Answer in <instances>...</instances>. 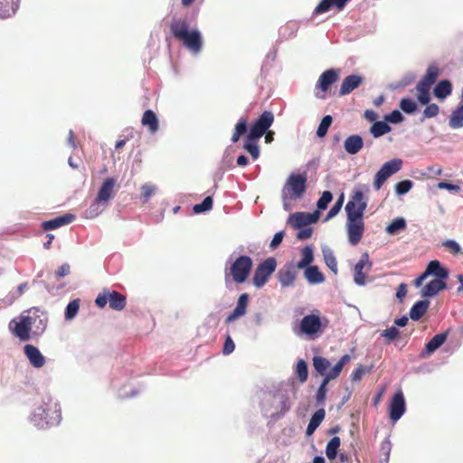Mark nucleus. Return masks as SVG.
I'll use <instances>...</instances> for the list:
<instances>
[{
	"mask_svg": "<svg viewBox=\"0 0 463 463\" xmlns=\"http://www.w3.org/2000/svg\"><path fill=\"white\" fill-rule=\"evenodd\" d=\"M417 90L419 91L418 100L420 104L426 105L430 103V89L422 88L416 86Z\"/></svg>",
	"mask_w": 463,
	"mask_h": 463,
	"instance_id": "0e129e2a",
	"label": "nucleus"
},
{
	"mask_svg": "<svg viewBox=\"0 0 463 463\" xmlns=\"http://www.w3.org/2000/svg\"><path fill=\"white\" fill-rule=\"evenodd\" d=\"M349 1L350 0H321L314 9L313 14L317 15L326 13L333 7H335L337 10L341 11L345 7Z\"/></svg>",
	"mask_w": 463,
	"mask_h": 463,
	"instance_id": "412c9836",
	"label": "nucleus"
},
{
	"mask_svg": "<svg viewBox=\"0 0 463 463\" xmlns=\"http://www.w3.org/2000/svg\"><path fill=\"white\" fill-rule=\"evenodd\" d=\"M248 130V121L246 118H241L235 125L234 132L232 137V142L237 143L240 137Z\"/></svg>",
	"mask_w": 463,
	"mask_h": 463,
	"instance_id": "37998d69",
	"label": "nucleus"
},
{
	"mask_svg": "<svg viewBox=\"0 0 463 463\" xmlns=\"http://www.w3.org/2000/svg\"><path fill=\"white\" fill-rule=\"evenodd\" d=\"M29 420L39 430L57 426L61 420V406L47 394L43 397L42 404L34 409Z\"/></svg>",
	"mask_w": 463,
	"mask_h": 463,
	"instance_id": "f03ea898",
	"label": "nucleus"
},
{
	"mask_svg": "<svg viewBox=\"0 0 463 463\" xmlns=\"http://www.w3.org/2000/svg\"><path fill=\"white\" fill-rule=\"evenodd\" d=\"M80 300L76 298L68 303L64 312V317L67 321L72 320L77 316L80 309Z\"/></svg>",
	"mask_w": 463,
	"mask_h": 463,
	"instance_id": "c03bdc74",
	"label": "nucleus"
},
{
	"mask_svg": "<svg viewBox=\"0 0 463 463\" xmlns=\"http://www.w3.org/2000/svg\"><path fill=\"white\" fill-rule=\"evenodd\" d=\"M30 319L26 311L22 313L20 317L13 318L8 325L11 333L21 341H29L32 337V327Z\"/></svg>",
	"mask_w": 463,
	"mask_h": 463,
	"instance_id": "6e6552de",
	"label": "nucleus"
},
{
	"mask_svg": "<svg viewBox=\"0 0 463 463\" xmlns=\"http://www.w3.org/2000/svg\"><path fill=\"white\" fill-rule=\"evenodd\" d=\"M402 164L400 158H393L384 163L374 175L373 188L380 190L390 176L402 169Z\"/></svg>",
	"mask_w": 463,
	"mask_h": 463,
	"instance_id": "9d476101",
	"label": "nucleus"
},
{
	"mask_svg": "<svg viewBox=\"0 0 463 463\" xmlns=\"http://www.w3.org/2000/svg\"><path fill=\"white\" fill-rule=\"evenodd\" d=\"M341 445L339 437H333L326 444V455L328 459L334 460L337 457V450Z\"/></svg>",
	"mask_w": 463,
	"mask_h": 463,
	"instance_id": "79ce46f5",
	"label": "nucleus"
},
{
	"mask_svg": "<svg viewBox=\"0 0 463 463\" xmlns=\"http://www.w3.org/2000/svg\"><path fill=\"white\" fill-rule=\"evenodd\" d=\"M307 174L303 171L298 174H290L283 185L281 194L291 200L300 199L307 191Z\"/></svg>",
	"mask_w": 463,
	"mask_h": 463,
	"instance_id": "423d86ee",
	"label": "nucleus"
},
{
	"mask_svg": "<svg viewBox=\"0 0 463 463\" xmlns=\"http://www.w3.org/2000/svg\"><path fill=\"white\" fill-rule=\"evenodd\" d=\"M430 304V302L428 299H421L415 302L410 309V318L413 321H419L427 312Z\"/></svg>",
	"mask_w": 463,
	"mask_h": 463,
	"instance_id": "bb28decb",
	"label": "nucleus"
},
{
	"mask_svg": "<svg viewBox=\"0 0 463 463\" xmlns=\"http://www.w3.org/2000/svg\"><path fill=\"white\" fill-rule=\"evenodd\" d=\"M392 128L386 122V120L383 121H375L370 128V133L375 138H378L389 132H391Z\"/></svg>",
	"mask_w": 463,
	"mask_h": 463,
	"instance_id": "a19ab883",
	"label": "nucleus"
},
{
	"mask_svg": "<svg viewBox=\"0 0 463 463\" xmlns=\"http://www.w3.org/2000/svg\"><path fill=\"white\" fill-rule=\"evenodd\" d=\"M384 119L388 124H399L404 120V117L400 110L394 109L389 114L385 115Z\"/></svg>",
	"mask_w": 463,
	"mask_h": 463,
	"instance_id": "680f3d73",
	"label": "nucleus"
},
{
	"mask_svg": "<svg viewBox=\"0 0 463 463\" xmlns=\"http://www.w3.org/2000/svg\"><path fill=\"white\" fill-rule=\"evenodd\" d=\"M452 93V84L449 80H441L439 81L434 90L433 94L439 99H444Z\"/></svg>",
	"mask_w": 463,
	"mask_h": 463,
	"instance_id": "473e14b6",
	"label": "nucleus"
},
{
	"mask_svg": "<svg viewBox=\"0 0 463 463\" xmlns=\"http://www.w3.org/2000/svg\"><path fill=\"white\" fill-rule=\"evenodd\" d=\"M373 267V263L370 260L369 254L367 252H364L358 262L354 266V271H363L364 268H366V270H370Z\"/></svg>",
	"mask_w": 463,
	"mask_h": 463,
	"instance_id": "864d4df0",
	"label": "nucleus"
},
{
	"mask_svg": "<svg viewBox=\"0 0 463 463\" xmlns=\"http://www.w3.org/2000/svg\"><path fill=\"white\" fill-rule=\"evenodd\" d=\"M243 148L251 156L253 160H256L260 156V146L258 142H244Z\"/></svg>",
	"mask_w": 463,
	"mask_h": 463,
	"instance_id": "4d7b16f0",
	"label": "nucleus"
},
{
	"mask_svg": "<svg viewBox=\"0 0 463 463\" xmlns=\"http://www.w3.org/2000/svg\"><path fill=\"white\" fill-rule=\"evenodd\" d=\"M265 134L266 132L255 127L254 125H251L248 131L245 140L250 142H258V140L260 137H262Z\"/></svg>",
	"mask_w": 463,
	"mask_h": 463,
	"instance_id": "6e6d98bb",
	"label": "nucleus"
},
{
	"mask_svg": "<svg viewBox=\"0 0 463 463\" xmlns=\"http://www.w3.org/2000/svg\"><path fill=\"white\" fill-rule=\"evenodd\" d=\"M439 112V108L437 104L431 103L429 104L425 109L423 110L422 117L420 118V122H423L426 118H430L436 117Z\"/></svg>",
	"mask_w": 463,
	"mask_h": 463,
	"instance_id": "bf43d9fd",
	"label": "nucleus"
},
{
	"mask_svg": "<svg viewBox=\"0 0 463 463\" xmlns=\"http://www.w3.org/2000/svg\"><path fill=\"white\" fill-rule=\"evenodd\" d=\"M364 78L360 75L351 74L345 77L339 90V96H345L350 94L354 90L358 88L363 82Z\"/></svg>",
	"mask_w": 463,
	"mask_h": 463,
	"instance_id": "aec40b11",
	"label": "nucleus"
},
{
	"mask_svg": "<svg viewBox=\"0 0 463 463\" xmlns=\"http://www.w3.org/2000/svg\"><path fill=\"white\" fill-rule=\"evenodd\" d=\"M20 0H0V19L9 18L19 8Z\"/></svg>",
	"mask_w": 463,
	"mask_h": 463,
	"instance_id": "cd10ccee",
	"label": "nucleus"
},
{
	"mask_svg": "<svg viewBox=\"0 0 463 463\" xmlns=\"http://www.w3.org/2000/svg\"><path fill=\"white\" fill-rule=\"evenodd\" d=\"M371 371L372 366L367 367L364 365H359L353 371V373L350 375V379L352 382H358L365 373H369Z\"/></svg>",
	"mask_w": 463,
	"mask_h": 463,
	"instance_id": "13d9d810",
	"label": "nucleus"
},
{
	"mask_svg": "<svg viewBox=\"0 0 463 463\" xmlns=\"http://www.w3.org/2000/svg\"><path fill=\"white\" fill-rule=\"evenodd\" d=\"M143 203H147L150 197L156 193V187L150 184H145L141 186Z\"/></svg>",
	"mask_w": 463,
	"mask_h": 463,
	"instance_id": "e2e57ef3",
	"label": "nucleus"
},
{
	"mask_svg": "<svg viewBox=\"0 0 463 463\" xmlns=\"http://www.w3.org/2000/svg\"><path fill=\"white\" fill-rule=\"evenodd\" d=\"M330 381L326 380V378H323L317 391L316 393V401L317 405H323L326 397L327 392V384Z\"/></svg>",
	"mask_w": 463,
	"mask_h": 463,
	"instance_id": "603ef678",
	"label": "nucleus"
},
{
	"mask_svg": "<svg viewBox=\"0 0 463 463\" xmlns=\"http://www.w3.org/2000/svg\"><path fill=\"white\" fill-rule=\"evenodd\" d=\"M109 307L111 309L120 311V310L124 309V307H126V303H127L126 298L119 292L115 291V290H113V291L109 290Z\"/></svg>",
	"mask_w": 463,
	"mask_h": 463,
	"instance_id": "58836bf2",
	"label": "nucleus"
},
{
	"mask_svg": "<svg viewBox=\"0 0 463 463\" xmlns=\"http://www.w3.org/2000/svg\"><path fill=\"white\" fill-rule=\"evenodd\" d=\"M314 261V249L312 245H307L301 250V259L295 265L298 269H301L310 266Z\"/></svg>",
	"mask_w": 463,
	"mask_h": 463,
	"instance_id": "f704fd0d",
	"label": "nucleus"
},
{
	"mask_svg": "<svg viewBox=\"0 0 463 463\" xmlns=\"http://www.w3.org/2000/svg\"><path fill=\"white\" fill-rule=\"evenodd\" d=\"M368 198L363 190L354 189L345 207L346 213V232L351 245H357L364 232V214Z\"/></svg>",
	"mask_w": 463,
	"mask_h": 463,
	"instance_id": "f257e3e1",
	"label": "nucleus"
},
{
	"mask_svg": "<svg viewBox=\"0 0 463 463\" xmlns=\"http://www.w3.org/2000/svg\"><path fill=\"white\" fill-rule=\"evenodd\" d=\"M407 226L406 220L403 217L393 219L385 228V232L389 235H396L405 230Z\"/></svg>",
	"mask_w": 463,
	"mask_h": 463,
	"instance_id": "ea45409f",
	"label": "nucleus"
},
{
	"mask_svg": "<svg viewBox=\"0 0 463 463\" xmlns=\"http://www.w3.org/2000/svg\"><path fill=\"white\" fill-rule=\"evenodd\" d=\"M141 122L142 125L148 127L149 132L151 134L156 133L159 128V121L157 116L151 109H147L144 112Z\"/></svg>",
	"mask_w": 463,
	"mask_h": 463,
	"instance_id": "2f4dec72",
	"label": "nucleus"
},
{
	"mask_svg": "<svg viewBox=\"0 0 463 463\" xmlns=\"http://www.w3.org/2000/svg\"><path fill=\"white\" fill-rule=\"evenodd\" d=\"M400 108L406 114H413L417 110V104L410 98H403L400 100Z\"/></svg>",
	"mask_w": 463,
	"mask_h": 463,
	"instance_id": "5fc2aeb1",
	"label": "nucleus"
},
{
	"mask_svg": "<svg viewBox=\"0 0 463 463\" xmlns=\"http://www.w3.org/2000/svg\"><path fill=\"white\" fill-rule=\"evenodd\" d=\"M351 357L349 354H344L338 362L328 371L326 374V380L332 381L339 376L344 366L350 361Z\"/></svg>",
	"mask_w": 463,
	"mask_h": 463,
	"instance_id": "4c0bfd02",
	"label": "nucleus"
},
{
	"mask_svg": "<svg viewBox=\"0 0 463 463\" xmlns=\"http://www.w3.org/2000/svg\"><path fill=\"white\" fill-rule=\"evenodd\" d=\"M339 78V71L336 69H328L325 71L318 78L316 83V89L326 92Z\"/></svg>",
	"mask_w": 463,
	"mask_h": 463,
	"instance_id": "2eb2a0df",
	"label": "nucleus"
},
{
	"mask_svg": "<svg viewBox=\"0 0 463 463\" xmlns=\"http://www.w3.org/2000/svg\"><path fill=\"white\" fill-rule=\"evenodd\" d=\"M429 276H434L438 280L445 281L449 275V269L437 260H430L426 269Z\"/></svg>",
	"mask_w": 463,
	"mask_h": 463,
	"instance_id": "a211bd4d",
	"label": "nucleus"
},
{
	"mask_svg": "<svg viewBox=\"0 0 463 463\" xmlns=\"http://www.w3.org/2000/svg\"><path fill=\"white\" fill-rule=\"evenodd\" d=\"M319 219V213H303L298 212L289 215L288 223L296 229L316 223Z\"/></svg>",
	"mask_w": 463,
	"mask_h": 463,
	"instance_id": "ddd939ff",
	"label": "nucleus"
},
{
	"mask_svg": "<svg viewBox=\"0 0 463 463\" xmlns=\"http://www.w3.org/2000/svg\"><path fill=\"white\" fill-rule=\"evenodd\" d=\"M325 416L326 411L323 408H320L313 413L308 424L312 425L313 427L318 428L322 421L324 420Z\"/></svg>",
	"mask_w": 463,
	"mask_h": 463,
	"instance_id": "052dcab7",
	"label": "nucleus"
},
{
	"mask_svg": "<svg viewBox=\"0 0 463 463\" xmlns=\"http://www.w3.org/2000/svg\"><path fill=\"white\" fill-rule=\"evenodd\" d=\"M74 219H75V215H73L71 213L63 214V215L58 216L54 219L43 222L42 223V228L44 231L55 230L63 225L71 223L72 221H74Z\"/></svg>",
	"mask_w": 463,
	"mask_h": 463,
	"instance_id": "4be33fe9",
	"label": "nucleus"
},
{
	"mask_svg": "<svg viewBox=\"0 0 463 463\" xmlns=\"http://www.w3.org/2000/svg\"><path fill=\"white\" fill-rule=\"evenodd\" d=\"M448 333H440L435 335L425 345L424 351L421 353L422 356L430 355L438 350L447 340Z\"/></svg>",
	"mask_w": 463,
	"mask_h": 463,
	"instance_id": "393cba45",
	"label": "nucleus"
},
{
	"mask_svg": "<svg viewBox=\"0 0 463 463\" xmlns=\"http://www.w3.org/2000/svg\"><path fill=\"white\" fill-rule=\"evenodd\" d=\"M273 121V113L271 111L265 110L259 116V118L252 123V125L263 130L264 132H267L271 127Z\"/></svg>",
	"mask_w": 463,
	"mask_h": 463,
	"instance_id": "72a5a7b5",
	"label": "nucleus"
},
{
	"mask_svg": "<svg viewBox=\"0 0 463 463\" xmlns=\"http://www.w3.org/2000/svg\"><path fill=\"white\" fill-rule=\"evenodd\" d=\"M449 125L453 129L463 128V103L459 102L457 108L451 112Z\"/></svg>",
	"mask_w": 463,
	"mask_h": 463,
	"instance_id": "c9c22d12",
	"label": "nucleus"
},
{
	"mask_svg": "<svg viewBox=\"0 0 463 463\" xmlns=\"http://www.w3.org/2000/svg\"><path fill=\"white\" fill-rule=\"evenodd\" d=\"M253 266V260L250 256L238 257L230 267V275L233 281L241 284L248 279Z\"/></svg>",
	"mask_w": 463,
	"mask_h": 463,
	"instance_id": "0eeeda50",
	"label": "nucleus"
},
{
	"mask_svg": "<svg viewBox=\"0 0 463 463\" xmlns=\"http://www.w3.org/2000/svg\"><path fill=\"white\" fill-rule=\"evenodd\" d=\"M413 182L410 179H405L396 183L394 190L397 195H404L410 192L413 187Z\"/></svg>",
	"mask_w": 463,
	"mask_h": 463,
	"instance_id": "8fccbe9b",
	"label": "nucleus"
},
{
	"mask_svg": "<svg viewBox=\"0 0 463 463\" xmlns=\"http://www.w3.org/2000/svg\"><path fill=\"white\" fill-rule=\"evenodd\" d=\"M107 207L108 204L103 203V201H98V197L96 196L89 208L83 212L82 216L86 219H94L98 217Z\"/></svg>",
	"mask_w": 463,
	"mask_h": 463,
	"instance_id": "c85d7f7f",
	"label": "nucleus"
},
{
	"mask_svg": "<svg viewBox=\"0 0 463 463\" xmlns=\"http://www.w3.org/2000/svg\"><path fill=\"white\" fill-rule=\"evenodd\" d=\"M291 395H294L293 389L279 390L274 392L264 393L261 399V410L265 416L273 420L282 418L291 408Z\"/></svg>",
	"mask_w": 463,
	"mask_h": 463,
	"instance_id": "7ed1b4c3",
	"label": "nucleus"
},
{
	"mask_svg": "<svg viewBox=\"0 0 463 463\" xmlns=\"http://www.w3.org/2000/svg\"><path fill=\"white\" fill-rule=\"evenodd\" d=\"M447 287L446 281L432 279L422 288L420 290V296L422 298H432L439 291L446 289Z\"/></svg>",
	"mask_w": 463,
	"mask_h": 463,
	"instance_id": "5701e85b",
	"label": "nucleus"
},
{
	"mask_svg": "<svg viewBox=\"0 0 463 463\" xmlns=\"http://www.w3.org/2000/svg\"><path fill=\"white\" fill-rule=\"evenodd\" d=\"M437 187L439 189L448 190L450 193H458L460 191V187L458 184L449 183L447 181H440L437 184Z\"/></svg>",
	"mask_w": 463,
	"mask_h": 463,
	"instance_id": "774afa93",
	"label": "nucleus"
},
{
	"mask_svg": "<svg viewBox=\"0 0 463 463\" xmlns=\"http://www.w3.org/2000/svg\"><path fill=\"white\" fill-rule=\"evenodd\" d=\"M312 364L317 373L325 378L331 365L329 360L320 355H315L312 358Z\"/></svg>",
	"mask_w": 463,
	"mask_h": 463,
	"instance_id": "e433bc0d",
	"label": "nucleus"
},
{
	"mask_svg": "<svg viewBox=\"0 0 463 463\" xmlns=\"http://www.w3.org/2000/svg\"><path fill=\"white\" fill-rule=\"evenodd\" d=\"M345 195L342 193L336 202L334 203V205L331 207L329 212L327 213L326 216L325 217L324 222H327L336 216L339 212L341 211L343 204H344Z\"/></svg>",
	"mask_w": 463,
	"mask_h": 463,
	"instance_id": "de8ad7c7",
	"label": "nucleus"
},
{
	"mask_svg": "<svg viewBox=\"0 0 463 463\" xmlns=\"http://www.w3.org/2000/svg\"><path fill=\"white\" fill-rule=\"evenodd\" d=\"M439 74V70L435 65H430L428 67L426 74L424 77L417 83L416 86L430 89L431 85H433Z\"/></svg>",
	"mask_w": 463,
	"mask_h": 463,
	"instance_id": "c756f323",
	"label": "nucleus"
},
{
	"mask_svg": "<svg viewBox=\"0 0 463 463\" xmlns=\"http://www.w3.org/2000/svg\"><path fill=\"white\" fill-rule=\"evenodd\" d=\"M332 122L333 118L331 115H326L325 117H323L317 129V136L318 137H324L327 134V131L330 126L332 125Z\"/></svg>",
	"mask_w": 463,
	"mask_h": 463,
	"instance_id": "a18cd8bd",
	"label": "nucleus"
},
{
	"mask_svg": "<svg viewBox=\"0 0 463 463\" xmlns=\"http://www.w3.org/2000/svg\"><path fill=\"white\" fill-rule=\"evenodd\" d=\"M304 277L310 285L320 284L325 281L324 274L319 270L316 265H310L303 269Z\"/></svg>",
	"mask_w": 463,
	"mask_h": 463,
	"instance_id": "a878e982",
	"label": "nucleus"
},
{
	"mask_svg": "<svg viewBox=\"0 0 463 463\" xmlns=\"http://www.w3.org/2000/svg\"><path fill=\"white\" fill-rule=\"evenodd\" d=\"M276 268L277 260L274 257H269L261 261L254 271L252 278L253 285L258 288H262L276 270Z\"/></svg>",
	"mask_w": 463,
	"mask_h": 463,
	"instance_id": "1a4fd4ad",
	"label": "nucleus"
},
{
	"mask_svg": "<svg viewBox=\"0 0 463 463\" xmlns=\"http://www.w3.org/2000/svg\"><path fill=\"white\" fill-rule=\"evenodd\" d=\"M26 313L28 314L31 322L33 337L42 335L48 324L47 313L38 307H33L27 310Z\"/></svg>",
	"mask_w": 463,
	"mask_h": 463,
	"instance_id": "9b49d317",
	"label": "nucleus"
},
{
	"mask_svg": "<svg viewBox=\"0 0 463 463\" xmlns=\"http://www.w3.org/2000/svg\"><path fill=\"white\" fill-rule=\"evenodd\" d=\"M327 324L326 318L322 319L318 315L309 314L301 319L295 333L298 335H305L309 340H315L322 334Z\"/></svg>",
	"mask_w": 463,
	"mask_h": 463,
	"instance_id": "39448f33",
	"label": "nucleus"
},
{
	"mask_svg": "<svg viewBox=\"0 0 463 463\" xmlns=\"http://www.w3.org/2000/svg\"><path fill=\"white\" fill-rule=\"evenodd\" d=\"M249 294L247 293H242L241 295H240L235 308L225 318L226 324H230L232 321L239 318L240 317L245 315L249 302Z\"/></svg>",
	"mask_w": 463,
	"mask_h": 463,
	"instance_id": "f3484780",
	"label": "nucleus"
},
{
	"mask_svg": "<svg viewBox=\"0 0 463 463\" xmlns=\"http://www.w3.org/2000/svg\"><path fill=\"white\" fill-rule=\"evenodd\" d=\"M296 373L301 383H305L308 377V367L306 361L303 359L298 360L296 366Z\"/></svg>",
	"mask_w": 463,
	"mask_h": 463,
	"instance_id": "3c124183",
	"label": "nucleus"
},
{
	"mask_svg": "<svg viewBox=\"0 0 463 463\" xmlns=\"http://www.w3.org/2000/svg\"><path fill=\"white\" fill-rule=\"evenodd\" d=\"M333 200V194L330 191H324L317 202V212L324 211Z\"/></svg>",
	"mask_w": 463,
	"mask_h": 463,
	"instance_id": "09e8293b",
	"label": "nucleus"
},
{
	"mask_svg": "<svg viewBox=\"0 0 463 463\" xmlns=\"http://www.w3.org/2000/svg\"><path fill=\"white\" fill-rule=\"evenodd\" d=\"M324 261L326 267L334 273L337 274V260L333 250L327 245H323L321 248Z\"/></svg>",
	"mask_w": 463,
	"mask_h": 463,
	"instance_id": "7c9ffc66",
	"label": "nucleus"
},
{
	"mask_svg": "<svg viewBox=\"0 0 463 463\" xmlns=\"http://www.w3.org/2000/svg\"><path fill=\"white\" fill-rule=\"evenodd\" d=\"M400 335V331L396 326H391L381 333V335L389 342L393 341Z\"/></svg>",
	"mask_w": 463,
	"mask_h": 463,
	"instance_id": "338daca9",
	"label": "nucleus"
},
{
	"mask_svg": "<svg viewBox=\"0 0 463 463\" xmlns=\"http://www.w3.org/2000/svg\"><path fill=\"white\" fill-rule=\"evenodd\" d=\"M24 354L30 364L35 368H41L45 364V357L40 350L33 345H25L24 347Z\"/></svg>",
	"mask_w": 463,
	"mask_h": 463,
	"instance_id": "6ab92c4d",
	"label": "nucleus"
},
{
	"mask_svg": "<svg viewBox=\"0 0 463 463\" xmlns=\"http://www.w3.org/2000/svg\"><path fill=\"white\" fill-rule=\"evenodd\" d=\"M109 289L104 288L103 291L99 293L95 299L96 306L103 308L109 300Z\"/></svg>",
	"mask_w": 463,
	"mask_h": 463,
	"instance_id": "69168bd1",
	"label": "nucleus"
},
{
	"mask_svg": "<svg viewBox=\"0 0 463 463\" xmlns=\"http://www.w3.org/2000/svg\"><path fill=\"white\" fill-rule=\"evenodd\" d=\"M116 184L117 180L114 177L105 179L98 191V201H103L109 205V201L114 197Z\"/></svg>",
	"mask_w": 463,
	"mask_h": 463,
	"instance_id": "dca6fc26",
	"label": "nucleus"
},
{
	"mask_svg": "<svg viewBox=\"0 0 463 463\" xmlns=\"http://www.w3.org/2000/svg\"><path fill=\"white\" fill-rule=\"evenodd\" d=\"M213 197L206 196L202 203L194 205L193 212L196 214L208 212L213 208Z\"/></svg>",
	"mask_w": 463,
	"mask_h": 463,
	"instance_id": "49530a36",
	"label": "nucleus"
},
{
	"mask_svg": "<svg viewBox=\"0 0 463 463\" xmlns=\"http://www.w3.org/2000/svg\"><path fill=\"white\" fill-rule=\"evenodd\" d=\"M406 411V402L403 392L397 391L391 399L389 405V417L392 421H398Z\"/></svg>",
	"mask_w": 463,
	"mask_h": 463,
	"instance_id": "f8f14e48",
	"label": "nucleus"
},
{
	"mask_svg": "<svg viewBox=\"0 0 463 463\" xmlns=\"http://www.w3.org/2000/svg\"><path fill=\"white\" fill-rule=\"evenodd\" d=\"M170 31L173 36L181 41L193 55H198L202 52L203 35L196 28L189 30V24L186 19H173Z\"/></svg>",
	"mask_w": 463,
	"mask_h": 463,
	"instance_id": "20e7f679",
	"label": "nucleus"
},
{
	"mask_svg": "<svg viewBox=\"0 0 463 463\" xmlns=\"http://www.w3.org/2000/svg\"><path fill=\"white\" fill-rule=\"evenodd\" d=\"M364 139L360 135H351L344 142V148L349 155H356L364 147Z\"/></svg>",
	"mask_w": 463,
	"mask_h": 463,
	"instance_id": "b1692460",
	"label": "nucleus"
},
{
	"mask_svg": "<svg viewBox=\"0 0 463 463\" xmlns=\"http://www.w3.org/2000/svg\"><path fill=\"white\" fill-rule=\"evenodd\" d=\"M298 268L292 262L285 264L277 274L278 280L282 288L294 285L298 274Z\"/></svg>",
	"mask_w": 463,
	"mask_h": 463,
	"instance_id": "4468645a",
	"label": "nucleus"
}]
</instances>
